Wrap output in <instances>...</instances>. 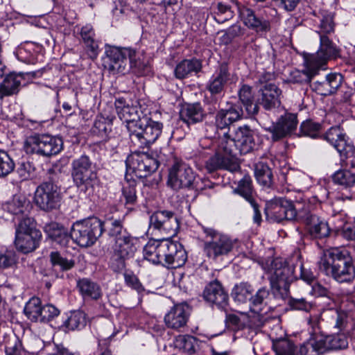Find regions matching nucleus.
<instances>
[{
  "label": "nucleus",
  "instance_id": "12",
  "mask_svg": "<svg viewBox=\"0 0 355 355\" xmlns=\"http://www.w3.org/2000/svg\"><path fill=\"white\" fill-rule=\"evenodd\" d=\"M162 123L146 118L129 133L132 143L138 148H148L155 142L162 131Z\"/></svg>",
  "mask_w": 355,
  "mask_h": 355
},
{
  "label": "nucleus",
  "instance_id": "30",
  "mask_svg": "<svg viewBox=\"0 0 355 355\" xmlns=\"http://www.w3.org/2000/svg\"><path fill=\"white\" fill-rule=\"evenodd\" d=\"M166 239H150L144 248V258L154 264L163 265L166 250Z\"/></svg>",
  "mask_w": 355,
  "mask_h": 355
},
{
  "label": "nucleus",
  "instance_id": "4",
  "mask_svg": "<svg viewBox=\"0 0 355 355\" xmlns=\"http://www.w3.org/2000/svg\"><path fill=\"white\" fill-rule=\"evenodd\" d=\"M209 183L207 180L198 178L189 164L182 160L175 159L169 169L168 185L174 190L192 189L201 191Z\"/></svg>",
  "mask_w": 355,
  "mask_h": 355
},
{
  "label": "nucleus",
  "instance_id": "35",
  "mask_svg": "<svg viewBox=\"0 0 355 355\" xmlns=\"http://www.w3.org/2000/svg\"><path fill=\"white\" fill-rule=\"evenodd\" d=\"M44 231L48 237L61 246H67L71 239V233L64 226L55 222L45 224Z\"/></svg>",
  "mask_w": 355,
  "mask_h": 355
},
{
  "label": "nucleus",
  "instance_id": "3",
  "mask_svg": "<svg viewBox=\"0 0 355 355\" xmlns=\"http://www.w3.org/2000/svg\"><path fill=\"white\" fill-rule=\"evenodd\" d=\"M239 148L236 139L231 138L228 132H224L216 150L215 155L210 157L206 162V168L209 172L218 169H225L236 172L240 169L236 158Z\"/></svg>",
  "mask_w": 355,
  "mask_h": 355
},
{
  "label": "nucleus",
  "instance_id": "9",
  "mask_svg": "<svg viewBox=\"0 0 355 355\" xmlns=\"http://www.w3.org/2000/svg\"><path fill=\"white\" fill-rule=\"evenodd\" d=\"M165 162L164 155H159L155 158L148 153L135 152L127 157L125 164L128 171L139 178H143L155 172L159 164Z\"/></svg>",
  "mask_w": 355,
  "mask_h": 355
},
{
  "label": "nucleus",
  "instance_id": "59",
  "mask_svg": "<svg viewBox=\"0 0 355 355\" xmlns=\"http://www.w3.org/2000/svg\"><path fill=\"white\" fill-rule=\"evenodd\" d=\"M130 258V257L126 256L122 253L112 250V254L110 262V268L113 271L116 272H120L125 269L126 266L125 261Z\"/></svg>",
  "mask_w": 355,
  "mask_h": 355
},
{
  "label": "nucleus",
  "instance_id": "25",
  "mask_svg": "<svg viewBox=\"0 0 355 355\" xmlns=\"http://www.w3.org/2000/svg\"><path fill=\"white\" fill-rule=\"evenodd\" d=\"M322 314L329 320L330 324L343 334L349 335L355 329L353 319L344 311L329 309L324 311Z\"/></svg>",
  "mask_w": 355,
  "mask_h": 355
},
{
  "label": "nucleus",
  "instance_id": "62",
  "mask_svg": "<svg viewBox=\"0 0 355 355\" xmlns=\"http://www.w3.org/2000/svg\"><path fill=\"white\" fill-rule=\"evenodd\" d=\"M288 305L293 310L303 311L309 312L314 307V304L312 302L307 301L305 298H293L288 299Z\"/></svg>",
  "mask_w": 355,
  "mask_h": 355
},
{
  "label": "nucleus",
  "instance_id": "46",
  "mask_svg": "<svg viewBox=\"0 0 355 355\" xmlns=\"http://www.w3.org/2000/svg\"><path fill=\"white\" fill-rule=\"evenodd\" d=\"M253 290L252 286L248 282H241L234 286L232 295L235 301L245 303L248 300H250Z\"/></svg>",
  "mask_w": 355,
  "mask_h": 355
},
{
  "label": "nucleus",
  "instance_id": "56",
  "mask_svg": "<svg viewBox=\"0 0 355 355\" xmlns=\"http://www.w3.org/2000/svg\"><path fill=\"white\" fill-rule=\"evenodd\" d=\"M272 348L277 355H295V345L288 339H279L273 342Z\"/></svg>",
  "mask_w": 355,
  "mask_h": 355
},
{
  "label": "nucleus",
  "instance_id": "36",
  "mask_svg": "<svg viewBox=\"0 0 355 355\" xmlns=\"http://www.w3.org/2000/svg\"><path fill=\"white\" fill-rule=\"evenodd\" d=\"M81 40L85 44L86 53L89 58L94 60L99 52L98 44L95 40V32L92 26L87 24L80 31Z\"/></svg>",
  "mask_w": 355,
  "mask_h": 355
},
{
  "label": "nucleus",
  "instance_id": "64",
  "mask_svg": "<svg viewBox=\"0 0 355 355\" xmlns=\"http://www.w3.org/2000/svg\"><path fill=\"white\" fill-rule=\"evenodd\" d=\"M40 314L41 317L39 322H47L58 317L60 314V311L53 304H48L42 306Z\"/></svg>",
  "mask_w": 355,
  "mask_h": 355
},
{
  "label": "nucleus",
  "instance_id": "58",
  "mask_svg": "<svg viewBox=\"0 0 355 355\" xmlns=\"http://www.w3.org/2000/svg\"><path fill=\"white\" fill-rule=\"evenodd\" d=\"M15 162L5 150H0V178L10 174L15 168Z\"/></svg>",
  "mask_w": 355,
  "mask_h": 355
},
{
  "label": "nucleus",
  "instance_id": "47",
  "mask_svg": "<svg viewBox=\"0 0 355 355\" xmlns=\"http://www.w3.org/2000/svg\"><path fill=\"white\" fill-rule=\"evenodd\" d=\"M49 257L51 263L55 270L58 269L61 271H67L75 266L74 260L64 257L58 252H51Z\"/></svg>",
  "mask_w": 355,
  "mask_h": 355
},
{
  "label": "nucleus",
  "instance_id": "51",
  "mask_svg": "<svg viewBox=\"0 0 355 355\" xmlns=\"http://www.w3.org/2000/svg\"><path fill=\"white\" fill-rule=\"evenodd\" d=\"M234 192L243 197L248 202L254 200L253 198L251 178L248 175H245L239 182L238 187L234 190Z\"/></svg>",
  "mask_w": 355,
  "mask_h": 355
},
{
  "label": "nucleus",
  "instance_id": "49",
  "mask_svg": "<svg viewBox=\"0 0 355 355\" xmlns=\"http://www.w3.org/2000/svg\"><path fill=\"white\" fill-rule=\"evenodd\" d=\"M41 300L38 297H32L24 307V313L33 322H39L41 317Z\"/></svg>",
  "mask_w": 355,
  "mask_h": 355
},
{
  "label": "nucleus",
  "instance_id": "20",
  "mask_svg": "<svg viewBox=\"0 0 355 355\" xmlns=\"http://www.w3.org/2000/svg\"><path fill=\"white\" fill-rule=\"evenodd\" d=\"M320 315L318 314L311 315L308 319L309 324L313 329V334L315 336L309 339L306 343H303L300 347L296 355H320L323 353L320 350L322 347L321 340L318 335L319 329Z\"/></svg>",
  "mask_w": 355,
  "mask_h": 355
},
{
  "label": "nucleus",
  "instance_id": "48",
  "mask_svg": "<svg viewBox=\"0 0 355 355\" xmlns=\"http://www.w3.org/2000/svg\"><path fill=\"white\" fill-rule=\"evenodd\" d=\"M254 175L258 182L263 186L270 187L272 182V173L269 166L259 162L255 165Z\"/></svg>",
  "mask_w": 355,
  "mask_h": 355
},
{
  "label": "nucleus",
  "instance_id": "39",
  "mask_svg": "<svg viewBox=\"0 0 355 355\" xmlns=\"http://www.w3.org/2000/svg\"><path fill=\"white\" fill-rule=\"evenodd\" d=\"M320 69L315 65L308 57L305 58L304 69L302 71L295 70L291 73V81L295 83H308L319 74Z\"/></svg>",
  "mask_w": 355,
  "mask_h": 355
},
{
  "label": "nucleus",
  "instance_id": "55",
  "mask_svg": "<svg viewBox=\"0 0 355 355\" xmlns=\"http://www.w3.org/2000/svg\"><path fill=\"white\" fill-rule=\"evenodd\" d=\"M232 17L230 6L226 3L219 1L214 6V19L218 23H223Z\"/></svg>",
  "mask_w": 355,
  "mask_h": 355
},
{
  "label": "nucleus",
  "instance_id": "53",
  "mask_svg": "<svg viewBox=\"0 0 355 355\" xmlns=\"http://www.w3.org/2000/svg\"><path fill=\"white\" fill-rule=\"evenodd\" d=\"M269 295V291L263 287L259 289L255 295L250 297L252 309L254 312L262 311L261 306L267 304V300Z\"/></svg>",
  "mask_w": 355,
  "mask_h": 355
},
{
  "label": "nucleus",
  "instance_id": "33",
  "mask_svg": "<svg viewBox=\"0 0 355 355\" xmlns=\"http://www.w3.org/2000/svg\"><path fill=\"white\" fill-rule=\"evenodd\" d=\"M205 116L206 113L200 103L187 104L180 112L181 120L188 125L202 121Z\"/></svg>",
  "mask_w": 355,
  "mask_h": 355
},
{
  "label": "nucleus",
  "instance_id": "14",
  "mask_svg": "<svg viewBox=\"0 0 355 355\" xmlns=\"http://www.w3.org/2000/svg\"><path fill=\"white\" fill-rule=\"evenodd\" d=\"M34 199L40 209L51 211L60 207L61 194L56 184L52 182H45L37 187Z\"/></svg>",
  "mask_w": 355,
  "mask_h": 355
},
{
  "label": "nucleus",
  "instance_id": "63",
  "mask_svg": "<svg viewBox=\"0 0 355 355\" xmlns=\"http://www.w3.org/2000/svg\"><path fill=\"white\" fill-rule=\"evenodd\" d=\"M6 355H21L22 346L19 338L13 336L9 338L5 346Z\"/></svg>",
  "mask_w": 355,
  "mask_h": 355
},
{
  "label": "nucleus",
  "instance_id": "43",
  "mask_svg": "<svg viewBox=\"0 0 355 355\" xmlns=\"http://www.w3.org/2000/svg\"><path fill=\"white\" fill-rule=\"evenodd\" d=\"M324 139L334 146L338 153L343 151L349 144L345 133L340 126L329 128L324 135Z\"/></svg>",
  "mask_w": 355,
  "mask_h": 355
},
{
  "label": "nucleus",
  "instance_id": "22",
  "mask_svg": "<svg viewBox=\"0 0 355 355\" xmlns=\"http://www.w3.org/2000/svg\"><path fill=\"white\" fill-rule=\"evenodd\" d=\"M239 15L243 23L258 33H266L270 31V21L266 17L256 14L247 7L239 8Z\"/></svg>",
  "mask_w": 355,
  "mask_h": 355
},
{
  "label": "nucleus",
  "instance_id": "8",
  "mask_svg": "<svg viewBox=\"0 0 355 355\" xmlns=\"http://www.w3.org/2000/svg\"><path fill=\"white\" fill-rule=\"evenodd\" d=\"M24 148L28 154L50 157L61 151L62 140L47 134L35 135L27 137Z\"/></svg>",
  "mask_w": 355,
  "mask_h": 355
},
{
  "label": "nucleus",
  "instance_id": "61",
  "mask_svg": "<svg viewBox=\"0 0 355 355\" xmlns=\"http://www.w3.org/2000/svg\"><path fill=\"white\" fill-rule=\"evenodd\" d=\"M136 185L134 182H126L122 189V196L126 205H134L137 202Z\"/></svg>",
  "mask_w": 355,
  "mask_h": 355
},
{
  "label": "nucleus",
  "instance_id": "34",
  "mask_svg": "<svg viewBox=\"0 0 355 355\" xmlns=\"http://www.w3.org/2000/svg\"><path fill=\"white\" fill-rule=\"evenodd\" d=\"M41 236L40 231L34 230L29 233L15 234L16 248L24 253L32 252L38 246Z\"/></svg>",
  "mask_w": 355,
  "mask_h": 355
},
{
  "label": "nucleus",
  "instance_id": "10",
  "mask_svg": "<svg viewBox=\"0 0 355 355\" xmlns=\"http://www.w3.org/2000/svg\"><path fill=\"white\" fill-rule=\"evenodd\" d=\"M109 236L114 241L112 250L132 257L137 250V239L131 236L123 227L120 219L112 220L108 230Z\"/></svg>",
  "mask_w": 355,
  "mask_h": 355
},
{
  "label": "nucleus",
  "instance_id": "52",
  "mask_svg": "<svg viewBox=\"0 0 355 355\" xmlns=\"http://www.w3.org/2000/svg\"><path fill=\"white\" fill-rule=\"evenodd\" d=\"M86 322L85 313L80 311H76L71 313L64 324L69 329L76 330L83 328Z\"/></svg>",
  "mask_w": 355,
  "mask_h": 355
},
{
  "label": "nucleus",
  "instance_id": "28",
  "mask_svg": "<svg viewBox=\"0 0 355 355\" xmlns=\"http://www.w3.org/2000/svg\"><path fill=\"white\" fill-rule=\"evenodd\" d=\"M243 115L242 107L236 104H232L228 108L219 110L214 119L220 130L230 129L234 123L241 120Z\"/></svg>",
  "mask_w": 355,
  "mask_h": 355
},
{
  "label": "nucleus",
  "instance_id": "31",
  "mask_svg": "<svg viewBox=\"0 0 355 355\" xmlns=\"http://www.w3.org/2000/svg\"><path fill=\"white\" fill-rule=\"evenodd\" d=\"M239 153L241 155H245L252 152L255 146L254 132L247 125L238 127L234 130V135Z\"/></svg>",
  "mask_w": 355,
  "mask_h": 355
},
{
  "label": "nucleus",
  "instance_id": "5",
  "mask_svg": "<svg viewBox=\"0 0 355 355\" xmlns=\"http://www.w3.org/2000/svg\"><path fill=\"white\" fill-rule=\"evenodd\" d=\"M71 177L73 183L84 192L92 193L98 184L97 173L93 163L87 155H81L71 162Z\"/></svg>",
  "mask_w": 355,
  "mask_h": 355
},
{
  "label": "nucleus",
  "instance_id": "32",
  "mask_svg": "<svg viewBox=\"0 0 355 355\" xmlns=\"http://www.w3.org/2000/svg\"><path fill=\"white\" fill-rule=\"evenodd\" d=\"M230 76L227 65L221 64L207 83V89L212 95L220 94L230 80Z\"/></svg>",
  "mask_w": 355,
  "mask_h": 355
},
{
  "label": "nucleus",
  "instance_id": "44",
  "mask_svg": "<svg viewBox=\"0 0 355 355\" xmlns=\"http://www.w3.org/2000/svg\"><path fill=\"white\" fill-rule=\"evenodd\" d=\"M30 202L21 195H15L12 198L3 205V209L17 216H22L28 211Z\"/></svg>",
  "mask_w": 355,
  "mask_h": 355
},
{
  "label": "nucleus",
  "instance_id": "7",
  "mask_svg": "<svg viewBox=\"0 0 355 355\" xmlns=\"http://www.w3.org/2000/svg\"><path fill=\"white\" fill-rule=\"evenodd\" d=\"M202 228L207 239L209 238L204 245L205 252L209 258L216 259L227 255L233 250L237 243L236 239L221 234L211 227L202 226Z\"/></svg>",
  "mask_w": 355,
  "mask_h": 355
},
{
  "label": "nucleus",
  "instance_id": "29",
  "mask_svg": "<svg viewBox=\"0 0 355 355\" xmlns=\"http://www.w3.org/2000/svg\"><path fill=\"white\" fill-rule=\"evenodd\" d=\"M301 220L306 224L308 232L312 237L322 239L329 236L330 228L328 223L316 215L304 211Z\"/></svg>",
  "mask_w": 355,
  "mask_h": 355
},
{
  "label": "nucleus",
  "instance_id": "27",
  "mask_svg": "<svg viewBox=\"0 0 355 355\" xmlns=\"http://www.w3.org/2000/svg\"><path fill=\"white\" fill-rule=\"evenodd\" d=\"M333 182L343 187L345 189V192H340L338 193L336 198L340 200L354 199V196L352 193L351 189L355 184V173L350 171L347 168L345 169L338 170L332 175Z\"/></svg>",
  "mask_w": 355,
  "mask_h": 355
},
{
  "label": "nucleus",
  "instance_id": "60",
  "mask_svg": "<svg viewBox=\"0 0 355 355\" xmlns=\"http://www.w3.org/2000/svg\"><path fill=\"white\" fill-rule=\"evenodd\" d=\"M321 130V125L311 120H306L300 125V133L302 135L315 138Z\"/></svg>",
  "mask_w": 355,
  "mask_h": 355
},
{
  "label": "nucleus",
  "instance_id": "41",
  "mask_svg": "<svg viewBox=\"0 0 355 355\" xmlns=\"http://www.w3.org/2000/svg\"><path fill=\"white\" fill-rule=\"evenodd\" d=\"M77 288L84 299L98 300L102 297L101 286L88 278H82L77 282Z\"/></svg>",
  "mask_w": 355,
  "mask_h": 355
},
{
  "label": "nucleus",
  "instance_id": "18",
  "mask_svg": "<svg viewBox=\"0 0 355 355\" xmlns=\"http://www.w3.org/2000/svg\"><path fill=\"white\" fill-rule=\"evenodd\" d=\"M190 313L191 309L187 303L176 304L165 315V324L169 329L181 331L187 326Z\"/></svg>",
  "mask_w": 355,
  "mask_h": 355
},
{
  "label": "nucleus",
  "instance_id": "37",
  "mask_svg": "<svg viewBox=\"0 0 355 355\" xmlns=\"http://www.w3.org/2000/svg\"><path fill=\"white\" fill-rule=\"evenodd\" d=\"M202 62L196 58L185 59L179 62L174 70L176 78L182 80L198 73L202 69Z\"/></svg>",
  "mask_w": 355,
  "mask_h": 355
},
{
  "label": "nucleus",
  "instance_id": "45",
  "mask_svg": "<svg viewBox=\"0 0 355 355\" xmlns=\"http://www.w3.org/2000/svg\"><path fill=\"white\" fill-rule=\"evenodd\" d=\"M239 97L249 115H254L258 113L259 107L254 103V95L250 86L242 85L239 90Z\"/></svg>",
  "mask_w": 355,
  "mask_h": 355
},
{
  "label": "nucleus",
  "instance_id": "2",
  "mask_svg": "<svg viewBox=\"0 0 355 355\" xmlns=\"http://www.w3.org/2000/svg\"><path fill=\"white\" fill-rule=\"evenodd\" d=\"M318 268L340 283L350 282L355 277L352 259L345 250L331 248L324 251L318 262Z\"/></svg>",
  "mask_w": 355,
  "mask_h": 355
},
{
  "label": "nucleus",
  "instance_id": "16",
  "mask_svg": "<svg viewBox=\"0 0 355 355\" xmlns=\"http://www.w3.org/2000/svg\"><path fill=\"white\" fill-rule=\"evenodd\" d=\"M115 109L119 118L126 123V128L130 133L140 122L146 121V118L142 116V112L138 105H129L122 98L116 99Z\"/></svg>",
  "mask_w": 355,
  "mask_h": 355
},
{
  "label": "nucleus",
  "instance_id": "1",
  "mask_svg": "<svg viewBox=\"0 0 355 355\" xmlns=\"http://www.w3.org/2000/svg\"><path fill=\"white\" fill-rule=\"evenodd\" d=\"M295 266L292 259L281 257L267 262L266 269L269 274L271 292L277 300H285L289 297L290 284L297 279Z\"/></svg>",
  "mask_w": 355,
  "mask_h": 355
},
{
  "label": "nucleus",
  "instance_id": "38",
  "mask_svg": "<svg viewBox=\"0 0 355 355\" xmlns=\"http://www.w3.org/2000/svg\"><path fill=\"white\" fill-rule=\"evenodd\" d=\"M347 335L343 333L329 336L318 335L320 340H321L322 347L320 350H323V353H325L330 350L346 349L348 347Z\"/></svg>",
  "mask_w": 355,
  "mask_h": 355
},
{
  "label": "nucleus",
  "instance_id": "57",
  "mask_svg": "<svg viewBox=\"0 0 355 355\" xmlns=\"http://www.w3.org/2000/svg\"><path fill=\"white\" fill-rule=\"evenodd\" d=\"M343 164L347 168L355 171V148L352 144L347 145L343 151L338 153Z\"/></svg>",
  "mask_w": 355,
  "mask_h": 355
},
{
  "label": "nucleus",
  "instance_id": "11",
  "mask_svg": "<svg viewBox=\"0 0 355 355\" xmlns=\"http://www.w3.org/2000/svg\"><path fill=\"white\" fill-rule=\"evenodd\" d=\"M266 214L275 221L301 220L304 211H297L292 201L282 197H275L266 201Z\"/></svg>",
  "mask_w": 355,
  "mask_h": 355
},
{
  "label": "nucleus",
  "instance_id": "13",
  "mask_svg": "<svg viewBox=\"0 0 355 355\" xmlns=\"http://www.w3.org/2000/svg\"><path fill=\"white\" fill-rule=\"evenodd\" d=\"M180 228L178 216L168 210H158L150 217V229L163 235L166 239L176 235Z\"/></svg>",
  "mask_w": 355,
  "mask_h": 355
},
{
  "label": "nucleus",
  "instance_id": "21",
  "mask_svg": "<svg viewBox=\"0 0 355 355\" xmlns=\"http://www.w3.org/2000/svg\"><path fill=\"white\" fill-rule=\"evenodd\" d=\"M166 243L163 266L173 268L184 266L187 259V254L182 245L168 239Z\"/></svg>",
  "mask_w": 355,
  "mask_h": 355
},
{
  "label": "nucleus",
  "instance_id": "50",
  "mask_svg": "<svg viewBox=\"0 0 355 355\" xmlns=\"http://www.w3.org/2000/svg\"><path fill=\"white\" fill-rule=\"evenodd\" d=\"M176 343L179 347L183 349L189 354H195L199 349L198 340L192 336L182 335L176 339Z\"/></svg>",
  "mask_w": 355,
  "mask_h": 355
},
{
  "label": "nucleus",
  "instance_id": "24",
  "mask_svg": "<svg viewBox=\"0 0 355 355\" xmlns=\"http://www.w3.org/2000/svg\"><path fill=\"white\" fill-rule=\"evenodd\" d=\"M282 90L275 84L263 85L259 90L258 103L266 110L279 107L281 105Z\"/></svg>",
  "mask_w": 355,
  "mask_h": 355
},
{
  "label": "nucleus",
  "instance_id": "17",
  "mask_svg": "<svg viewBox=\"0 0 355 355\" xmlns=\"http://www.w3.org/2000/svg\"><path fill=\"white\" fill-rule=\"evenodd\" d=\"M339 53L340 49L330 39V36H320L318 50L308 58L319 69L324 70L328 61L338 58Z\"/></svg>",
  "mask_w": 355,
  "mask_h": 355
},
{
  "label": "nucleus",
  "instance_id": "6",
  "mask_svg": "<svg viewBox=\"0 0 355 355\" xmlns=\"http://www.w3.org/2000/svg\"><path fill=\"white\" fill-rule=\"evenodd\" d=\"M103 232V223L96 217L75 222L71 229V239L79 246L93 245Z\"/></svg>",
  "mask_w": 355,
  "mask_h": 355
},
{
  "label": "nucleus",
  "instance_id": "26",
  "mask_svg": "<svg viewBox=\"0 0 355 355\" xmlns=\"http://www.w3.org/2000/svg\"><path fill=\"white\" fill-rule=\"evenodd\" d=\"M343 80V76L339 73H330L323 79L315 80L311 85L312 89L321 96H328L334 94L341 86Z\"/></svg>",
  "mask_w": 355,
  "mask_h": 355
},
{
  "label": "nucleus",
  "instance_id": "23",
  "mask_svg": "<svg viewBox=\"0 0 355 355\" xmlns=\"http://www.w3.org/2000/svg\"><path fill=\"white\" fill-rule=\"evenodd\" d=\"M203 297L207 302L216 305L218 309H225L228 304L229 295L218 280L211 282L205 286Z\"/></svg>",
  "mask_w": 355,
  "mask_h": 355
},
{
  "label": "nucleus",
  "instance_id": "42",
  "mask_svg": "<svg viewBox=\"0 0 355 355\" xmlns=\"http://www.w3.org/2000/svg\"><path fill=\"white\" fill-rule=\"evenodd\" d=\"M314 15L319 19L318 30L316 31L319 36H330L334 33V13L327 10H320L317 14L314 12Z\"/></svg>",
  "mask_w": 355,
  "mask_h": 355
},
{
  "label": "nucleus",
  "instance_id": "19",
  "mask_svg": "<svg viewBox=\"0 0 355 355\" xmlns=\"http://www.w3.org/2000/svg\"><path fill=\"white\" fill-rule=\"evenodd\" d=\"M297 125V115L286 113L276 123H273L267 130L271 134L273 141H278L291 135L295 131Z\"/></svg>",
  "mask_w": 355,
  "mask_h": 355
},
{
  "label": "nucleus",
  "instance_id": "40",
  "mask_svg": "<svg viewBox=\"0 0 355 355\" xmlns=\"http://www.w3.org/2000/svg\"><path fill=\"white\" fill-rule=\"evenodd\" d=\"M23 77L15 73H10L3 78L0 84L1 99L6 96H10L17 94L20 89Z\"/></svg>",
  "mask_w": 355,
  "mask_h": 355
},
{
  "label": "nucleus",
  "instance_id": "54",
  "mask_svg": "<svg viewBox=\"0 0 355 355\" xmlns=\"http://www.w3.org/2000/svg\"><path fill=\"white\" fill-rule=\"evenodd\" d=\"M18 223L16 224L15 234H24L31 232L39 231L36 228V223L33 218L24 215L19 216Z\"/></svg>",
  "mask_w": 355,
  "mask_h": 355
},
{
  "label": "nucleus",
  "instance_id": "15",
  "mask_svg": "<svg viewBox=\"0 0 355 355\" xmlns=\"http://www.w3.org/2000/svg\"><path fill=\"white\" fill-rule=\"evenodd\" d=\"M136 51L132 49L113 47L106 51V57L103 60V64L110 73H124L128 64V57L132 62L135 56Z\"/></svg>",
  "mask_w": 355,
  "mask_h": 355
}]
</instances>
